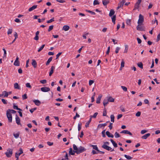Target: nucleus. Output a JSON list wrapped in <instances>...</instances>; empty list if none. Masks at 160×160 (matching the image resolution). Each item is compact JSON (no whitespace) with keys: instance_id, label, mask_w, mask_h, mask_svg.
<instances>
[{"instance_id":"nucleus-1","label":"nucleus","mask_w":160,"mask_h":160,"mask_svg":"<svg viewBox=\"0 0 160 160\" xmlns=\"http://www.w3.org/2000/svg\"><path fill=\"white\" fill-rule=\"evenodd\" d=\"M73 148L75 152L77 154H79L80 153H82L86 150V149L84 147L80 146L79 148H77V146L74 144H73Z\"/></svg>"},{"instance_id":"nucleus-2","label":"nucleus","mask_w":160,"mask_h":160,"mask_svg":"<svg viewBox=\"0 0 160 160\" xmlns=\"http://www.w3.org/2000/svg\"><path fill=\"white\" fill-rule=\"evenodd\" d=\"M12 150L11 148H8L5 154L8 158L11 157L12 154Z\"/></svg>"},{"instance_id":"nucleus-3","label":"nucleus","mask_w":160,"mask_h":160,"mask_svg":"<svg viewBox=\"0 0 160 160\" xmlns=\"http://www.w3.org/2000/svg\"><path fill=\"white\" fill-rule=\"evenodd\" d=\"M6 115L8 122H12V115L8 111H7Z\"/></svg>"},{"instance_id":"nucleus-4","label":"nucleus","mask_w":160,"mask_h":160,"mask_svg":"<svg viewBox=\"0 0 160 160\" xmlns=\"http://www.w3.org/2000/svg\"><path fill=\"white\" fill-rule=\"evenodd\" d=\"M19 152L18 153V152H17L15 154V157L17 159H19V156L22 154L23 153V151L22 149V148H20L19 150Z\"/></svg>"},{"instance_id":"nucleus-5","label":"nucleus","mask_w":160,"mask_h":160,"mask_svg":"<svg viewBox=\"0 0 160 160\" xmlns=\"http://www.w3.org/2000/svg\"><path fill=\"white\" fill-rule=\"evenodd\" d=\"M143 16L142 14H140L139 15V18L138 22V24L142 23L143 22Z\"/></svg>"},{"instance_id":"nucleus-6","label":"nucleus","mask_w":160,"mask_h":160,"mask_svg":"<svg viewBox=\"0 0 160 160\" xmlns=\"http://www.w3.org/2000/svg\"><path fill=\"white\" fill-rule=\"evenodd\" d=\"M42 91L44 92H48L50 90V89L49 88L44 87H42L41 88Z\"/></svg>"},{"instance_id":"nucleus-7","label":"nucleus","mask_w":160,"mask_h":160,"mask_svg":"<svg viewBox=\"0 0 160 160\" xmlns=\"http://www.w3.org/2000/svg\"><path fill=\"white\" fill-rule=\"evenodd\" d=\"M125 2V0H122V1H121V2H120L119 3H118V6L117 7V9H118L121 7H122Z\"/></svg>"},{"instance_id":"nucleus-8","label":"nucleus","mask_w":160,"mask_h":160,"mask_svg":"<svg viewBox=\"0 0 160 160\" xmlns=\"http://www.w3.org/2000/svg\"><path fill=\"white\" fill-rule=\"evenodd\" d=\"M15 119L16 123L18 125H21V124L20 118L17 115H16Z\"/></svg>"},{"instance_id":"nucleus-9","label":"nucleus","mask_w":160,"mask_h":160,"mask_svg":"<svg viewBox=\"0 0 160 160\" xmlns=\"http://www.w3.org/2000/svg\"><path fill=\"white\" fill-rule=\"evenodd\" d=\"M102 147L104 149H105L108 151L112 149V148L111 147L105 144H104L103 145H102Z\"/></svg>"},{"instance_id":"nucleus-10","label":"nucleus","mask_w":160,"mask_h":160,"mask_svg":"<svg viewBox=\"0 0 160 160\" xmlns=\"http://www.w3.org/2000/svg\"><path fill=\"white\" fill-rule=\"evenodd\" d=\"M121 133H124L126 134H128L132 136V134L129 131L127 130H124L120 132Z\"/></svg>"},{"instance_id":"nucleus-11","label":"nucleus","mask_w":160,"mask_h":160,"mask_svg":"<svg viewBox=\"0 0 160 160\" xmlns=\"http://www.w3.org/2000/svg\"><path fill=\"white\" fill-rule=\"evenodd\" d=\"M137 29L139 31H142L144 30V28L140 24H138V25L137 27Z\"/></svg>"},{"instance_id":"nucleus-12","label":"nucleus","mask_w":160,"mask_h":160,"mask_svg":"<svg viewBox=\"0 0 160 160\" xmlns=\"http://www.w3.org/2000/svg\"><path fill=\"white\" fill-rule=\"evenodd\" d=\"M32 65L33 66L34 68H35L37 66V63L36 61L34 59L32 60Z\"/></svg>"},{"instance_id":"nucleus-13","label":"nucleus","mask_w":160,"mask_h":160,"mask_svg":"<svg viewBox=\"0 0 160 160\" xmlns=\"http://www.w3.org/2000/svg\"><path fill=\"white\" fill-rule=\"evenodd\" d=\"M55 67L53 66H52L51 67V68H50V70L49 73V76H51L52 74L53 73V71L54 69H55Z\"/></svg>"},{"instance_id":"nucleus-14","label":"nucleus","mask_w":160,"mask_h":160,"mask_svg":"<svg viewBox=\"0 0 160 160\" xmlns=\"http://www.w3.org/2000/svg\"><path fill=\"white\" fill-rule=\"evenodd\" d=\"M33 102L36 105L38 106H39L41 103V102L38 100H34Z\"/></svg>"},{"instance_id":"nucleus-15","label":"nucleus","mask_w":160,"mask_h":160,"mask_svg":"<svg viewBox=\"0 0 160 160\" xmlns=\"http://www.w3.org/2000/svg\"><path fill=\"white\" fill-rule=\"evenodd\" d=\"M150 135V133H148L146 134H145L143 136H142V138L144 139H146L148 137H149Z\"/></svg>"},{"instance_id":"nucleus-16","label":"nucleus","mask_w":160,"mask_h":160,"mask_svg":"<svg viewBox=\"0 0 160 160\" xmlns=\"http://www.w3.org/2000/svg\"><path fill=\"white\" fill-rule=\"evenodd\" d=\"M140 3L137 2L135 4L133 10L138 9L139 7V5Z\"/></svg>"},{"instance_id":"nucleus-17","label":"nucleus","mask_w":160,"mask_h":160,"mask_svg":"<svg viewBox=\"0 0 160 160\" xmlns=\"http://www.w3.org/2000/svg\"><path fill=\"white\" fill-rule=\"evenodd\" d=\"M70 27L68 25H64L62 28V30L67 31L69 30Z\"/></svg>"},{"instance_id":"nucleus-18","label":"nucleus","mask_w":160,"mask_h":160,"mask_svg":"<svg viewBox=\"0 0 160 160\" xmlns=\"http://www.w3.org/2000/svg\"><path fill=\"white\" fill-rule=\"evenodd\" d=\"M106 133L108 137L113 138L114 137L113 135L112 134H111L109 131H106Z\"/></svg>"},{"instance_id":"nucleus-19","label":"nucleus","mask_w":160,"mask_h":160,"mask_svg":"<svg viewBox=\"0 0 160 160\" xmlns=\"http://www.w3.org/2000/svg\"><path fill=\"white\" fill-rule=\"evenodd\" d=\"M37 5H34L32 7L28 9V11L29 12L32 11L33 10L37 8Z\"/></svg>"},{"instance_id":"nucleus-20","label":"nucleus","mask_w":160,"mask_h":160,"mask_svg":"<svg viewBox=\"0 0 160 160\" xmlns=\"http://www.w3.org/2000/svg\"><path fill=\"white\" fill-rule=\"evenodd\" d=\"M14 88L15 89H20V87L19 85L16 82L14 84Z\"/></svg>"},{"instance_id":"nucleus-21","label":"nucleus","mask_w":160,"mask_h":160,"mask_svg":"<svg viewBox=\"0 0 160 160\" xmlns=\"http://www.w3.org/2000/svg\"><path fill=\"white\" fill-rule=\"evenodd\" d=\"M69 153L70 155H74L75 152V150L72 151V149L70 148H69Z\"/></svg>"},{"instance_id":"nucleus-22","label":"nucleus","mask_w":160,"mask_h":160,"mask_svg":"<svg viewBox=\"0 0 160 160\" xmlns=\"http://www.w3.org/2000/svg\"><path fill=\"white\" fill-rule=\"evenodd\" d=\"M102 4L104 6H106L109 3V1L108 0H103L102 1Z\"/></svg>"},{"instance_id":"nucleus-23","label":"nucleus","mask_w":160,"mask_h":160,"mask_svg":"<svg viewBox=\"0 0 160 160\" xmlns=\"http://www.w3.org/2000/svg\"><path fill=\"white\" fill-rule=\"evenodd\" d=\"M102 97V95H99L97 99L96 103H99L100 102V100Z\"/></svg>"},{"instance_id":"nucleus-24","label":"nucleus","mask_w":160,"mask_h":160,"mask_svg":"<svg viewBox=\"0 0 160 160\" xmlns=\"http://www.w3.org/2000/svg\"><path fill=\"white\" fill-rule=\"evenodd\" d=\"M108 102H113L114 101V99L111 97H108Z\"/></svg>"},{"instance_id":"nucleus-25","label":"nucleus","mask_w":160,"mask_h":160,"mask_svg":"<svg viewBox=\"0 0 160 160\" xmlns=\"http://www.w3.org/2000/svg\"><path fill=\"white\" fill-rule=\"evenodd\" d=\"M108 100H107L106 99H104L103 100V105L104 107L106 106V105L108 103Z\"/></svg>"},{"instance_id":"nucleus-26","label":"nucleus","mask_w":160,"mask_h":160,"mask_svg":"<svg viewBox=\"0 0 160 160\" xmlns=\"http://www.w3.org/2000/svg\"><path fill=\"white\" fill-rule=\"evenodd\" d=\"M110 141L113 145L114 147L115 148L117 147V144L112 139H110Z\"/></svg>"},{"instance_id":"nucleus-27","label":"nucleus","mask_w":160,"mask_h":160,"mask_svg":"<svg viewBox=\"0 0 160 160\" xmlns=\"http://www.w3.org/2000/svg\"><path fill=\"white\" fill-rule=\"evenodd\" d=\"M115 13L114 10L113 9H111L110 11L109 16L110 17L112 16Z\"/></svg>"},{"instance_id":"nucleus-28","label":"nucleus","mask_w":160,"mask_h":160,"mask_svg":"<svg viewBox=\"0 0 160 160\" xmlns=\"http://www.w3.org/2000/svg\"><path fill=\"white\" fill-rule=\"evenodd\" d=\"M52 57H51L49 58L46 62V65H48L49 64L50 62L52 61Z\"/></svg>"},{"instance_id":"nucleus-29","label":"nucleus","mask_w":160,"mask_h":160,"mask_svg":"<svg viewBox=\"0 0 160 160\" xmlns=\"http://www.w3.org/2000/svg\"><path fill=\"white\" fill-rule=\"evenodd\" d=\"M3 96H4V97H7L8 96V93L6 91H4L2 92Z\"/></svg>"},{"instance_id":"nucleus-30","label":"nucleus","mask_w":160,"mask_h":160,"mask_svg":"<svg viewBox=\"0 0 160 160\" xmlns=\"http://www.w3.org/2000/svg\"><path fill=\"white\" fill-rule=\"evenodd\" d=\"M107 125V123H105L104 124H99L98 126V128H102V127H105Z\"/></svg>"},{"instance_id":"nucleus-31","label":"nucleus","mask_w":160,"mask_h":160,"mask_svg":"<svg viewBox=\"0 0 160 160\" xmlns=\"http://www.w3.org/2000/svg\"><path fill=\"white\" fill-rule=\"evenodd\" d=\"M91 120H92V118H90L89 120L86 122V125H85V127L86 128L88 127L89 125L90 122H91Z\"/></svg>"},{"instance_id":"nucleus-32","label":"nucleus","mask_w":160,"mask_h":160,"mask_svg":"<svg viewBox=\"0 0 160 160\" xmlns=\"http://www.w3.org/2000/svg\"><path fill=\"white\" fill-rule=\"evenodd\" d=\"M116 17L115 15H113L112 18V21L114 24H115Z\"/></svg>"},{"instance_id":"nucleus-33","label":"nucleus","mask_w":160,"mask_h":160,"mask_svg":"<svg viewBox=\"0 0 160 160\" xmlns=\"http://www.w3.org/2000/svg\"><path fill=\"white\" fill-rule=\"evenodd\" d=\"M7 111H8L9 112L11 113H15L16 112V111L13 109H9Z\"/></svg>"},{"instance_id":"nucleus-34","label":"nucleus","mask_w":160,"mask_h":160,"mask_svg":"<svg viewBox=\"0 0 160 160\" xmlns=\"http://www.w3.org/2000/svg\"><path fill=\"white\" fill-rule=\"evenodd\" d=\"M14 65L15 66H18L20 65V62L19 61H15L14 63Z\"/></svg>"},{"instance_id":"nucleus-35","label":"nucleus","mask_w":160,"mask_h":160,"mask_svg":"<svg viewBox=\"0 0 160 160\" xmlns=\"http://www.w3.org/2000/svg\"><path fill=\"white\" fill-rule=\"evenodd\" d=\"M91 146L93 148V149H94L97 150V151H99V150L98 148L96 145H91Z\"/></svg>"},{"instance_id":"nucleus-36","label":"nucleus","mask_w":160,"mask_h":160,"mask_svg":"<svg viewBox=\"0 0 160 160\" xmlns=\"http://www.w3.org/2000/svg\"><path fill=\"white\" fill-rule=\"evenodd\" d=\"M13 135L14 136V137L15 138H17L19 137V133L18 132L17 133H14Z\"/></svg>"},{"instance_id":"nucleus-37","label":"nucleus","mask_w":160,"mask_h":160,"mask_svg":"<svg viewBox=\"0 0 160 160\" xmlns=\"http://www.w3.org/2000/svg\"><path fill=\"white\" fill-rule=\"evenodd\" d=\"M45 44H43V45H42L38 49V52H40L41 50H42L43 48H44V47H45Z\"/></svg>"},{"instance_id":"nucleus-38","label":"nucleus","mask_w":160,"mask_h":160,"mask_svg":"<svg viewBox=\"0 0 160 160\" xmlns=\"http://www.w3.org/2000/svg\"><path fill=\"white\" fill-rule=\"evenodd\" d=\"M54 21V18H51L50 20L47 21V22L48 23H51Z\"/></svg>"},{"instance_id":"nucleus-39","label":"nucleus","mask_w":160,"mask_h":160,"mask_svg":"<svg viewBox=\"0 0 160 160\" xmlns=\"http://www.w3.org/2000/svg\"><path fill=\"white\" fill-rule=\"evenodd\" d=\"M124 62L123 60H122V61L121 62V67L120 69H121V68H123L124 66Z\"/></svg>"},{"instance_id":"nucleus-40","label":"nucleus","mask_w":160,"mask_h":160,"mask_svg":"<svg viewBox=\"0 0 160 160\" xmlns=\"http://www.w3.org/2000/svg\"><path fill=\"white\" fill-rule=\"evenodd\" d=\"M110 118L111 119V121L112 122H114V116L112 114L110 116Z\"/></svg>"},{"instance_id":"nucleus-41","label":"nucleus","mask_w":160,"mask_h":160,"mask_svg":"<svg viewBox=\"0 0 160 160\" xmlns=\"http://www.w3.org/2000/svg\"><path fill=\"white\" fill-rule=\"evenodd\" d=\"M85 11L86 12H88L91 13L92 15H95V14H96L94 12H92V11L89 10H86Z\"/></svg>"},{"instance_id":"nucleus-42","label":"nucleus","mask_w":160,"mask_h":160,"mask_svg":"<svg viewBox=\"0 0 160 160\" xmlns=\"http://www.w3.org/2000/svg\"><path fill=\"white\" fill-rule=\"evenodd\" d=\"M137 65H138V67H139V68H143V64H142V62H140L139 63H138Z\"/></svg>"},{"instance_id":"nucleus-43","label":"nucleus","mask_w":160,"mask_h":160,"mask_svg":"<svg viewBox=\"0 0 160 160\" xmlns=\"http://www.w3.org/2000/svg\"><path fill=\"white\" fill-rule=\"evenodd\" d=\"M99 4V2L98 0H95L93 2V5H98Z\"/></svg>"},{"instance_id":"nucleus-44","label":"nucleus","mask_w":160,"mask_h":160,"mask_svg":"<svg viewBox=\"0 0 160 160\" xmlns=\"http://www.w3.org/2000/svg\"><path fill=\"white\" fill-rule=\"evenodd\" d=\"M98 114V113L97 112H96L94 113V114L93 115V116H90V118H95Z\"/></svg>"},{"instance_id":"nucleus-45","label":"nucleus","mask_w":160,"mask_h":160,"mask_svg":"<svg viewBox=\"0 0 160 160\" xmlns=\"http://www.w3.org/2000/svg\"><path fill=\"white\" fill-rule=\"evenodd\" d=\"M12 29H8L7 32V34L8 35H9L12 33Z\"/></svg>"},{"instance_id":"nucleus-46","label":"nucleus","mask_w":160,"mask_h":160,"mask_svg":"<svg viewBox=\"0 0 160 160\" xmlns=\"http://www.w3.org/2000/svg\"><path fill=\"white\" fill-rule=\"evenodd\" d=\"M53 25H52L50 26L49 27L48 31V32H50L53 29Z\"/></svg>"},{"instance_id":"nucleus-47","label":"nucleus","mask_w":160,"mask_h":160,"mask_svg":"<svg viewBox=\"0 0 160 160\" xmlns=\"http://www.w3.org/2000/svg\"><path fill=\"white\" fill-rule=\"evenodd\" d=\"M125 48L124 50V53H127L128 51V45H125Z\"/></svg>"},{"instance_id":"nucleus-48","label":"nucleus","mask_w":160,"mask_h":160,"mask_svg":"<svg viewBox=\"0 0 160 160\" xmlns=\"http://www.w3.org/2000/svg\"><path fill=\"white\" fill-rule=\"evenodd\" d=\"M2 50L4 51V54H3V58H4V57H5L6 58V54H7L6 51L4 48H3Z\"/></svg>"},{"instance_id":"nucleus-49","label":"nucleus","mask_w":160,"mask_h":160,"mask_svg":"<svg viewBox=\"0 0 160 160\" xmlns=\"http://www.w3.org/2000/svg\"><path fill=\"white\" fill-rule=\"evenodd\" d=\"M124 156L127 159H131L132 158L131 157L127 155H125Z\"/></svg>"},{"instance_id":"nucleus-50","label":"nucleus","mask_w":160,"mask_h":160,"mask_svg":"<svg viewBox=\"0 0 160 160\" xmlns=\"http://www.w3.org/2000/svg\"><path fill=\"white\" fill-rule=\"evenodd\" d=\"M121 88L124 91L126 92L127 91V89L126 87L124 86H121Z\"/></svg>"},{"instance_id":"nucleus-51","label":"nucleus","mask_w":160,"mask_h":160,"mask_svg":"<svg viewBox=\"0 0 160 160\" xmlns=\"http://www.w3.org/2000/svg\"><path fill=\"white\" fill-rule=\"evenodd\" d=\"M95 94V93L94 92L93 95L92 96L91 98L92 102H93L94 101V97Z\"/></svg>"},{"instance_id":"nucleus-52","label":"nucleus","mask_w":160,"mask_h":160,"mask_svg":"<svg viewBox=\"0 0 160 160\" xmlns=\"http://www.w3.org/2000/svg\"><path fill=\"white\" fill-rule=\"evenodd\" d=\"M120 48L119 47H117L115 49V53H118V52L120 50Z\"/></svg>"},{"instance_id":"nucleus-53","label":"nucleus","mask_w":160,"mask_h":160,"mask_svg":"<svg viewBox=\"0 0 160 160\" xmlns=\"http://www.w3.org/2000/svg\"><path fill=\"white\" fill-rule=\"evenodd\" d=\"M22 98L23 100L26 99L27 98V95L26 94H25L22 96Z\"/></svg>"},{"instance_id":"nucleus-54","label":"nucleus","mask_w":160,"mask_h":160,"mask_svg":"<svg viewBox=\"0 0 160 160\" xmlns=\"http://www.w3.org/2000/svg\"><path fill=\"white\" fill-rule=\"evenodd\" d=\"M115 138H118L120 137V135L118 133L116 132L115 133Z\"/></svg>"},{"instance_id":"nucleus-55","label":"nucleus","mask_w":160,"mask_h":160,"mask_svg":"<svg viewBox=\"0 0 160 160\" xmlns=\"http://www.w3.org/2000/svg\"><path fill=\"white\" fill-rule=\"evenodd\" d=\"M147 131L146 130H142L141 132V133L143 134L147 132Z\"/></svg>"},{"instance_id":"nucleus-56","label":"nucleus","mask_w":160,"mask_h":160,"mask_svg":"<svg viewBox=\"0 0 160 160\" xmlns=\"http://www.w3.org/2000/svg\"><path fill=\"white\" fill-rule=\"evenodd\" d=\"M26 87L27 88H31L32 87L31 86L30 83H27L26 84Z\"/></svg>"},{"instance_id":"nucleus-57","label":"nucleus","mask_w":160,"mask_h":160,"mask_svg":"<svg viewBox=\"0 0 160 160\" xmlns=\"http://www.w3.org/2000/svg\"><path fill=\"white\" fill-rule=\"evenodd\" d=\"M36 109H37L36 108H32L30 110V111L31 113H32L34 111H35L36 110Z\"/></svg>"},{"instance_id":"nucleus-58","label":"nucleus","mask_w":160,"mask_h":160,"mask_svg":"<svg viewBox=\"0 0 160 160\" xmlns=\"http://www.w3.org/2000/svg\"><path fill=\"white\" fill-rule=\"evenodd\" d=\"M40 82L42 84H45L47 82V81L46 80H41Z\"/></svg>"},{"instance_id":"nucleus-59","label":"nucleus","mask_w":160,"mask_h":160,"mask_svg":"<svg viewBox=\"0 0 160 160\" xmlns=\"http://www.w3.org/2000/svg\"><path fill=\"white\" fill-rule=\"evenodd\" d=\"M1 100H2V102L3 103V104H7V101L5 99H1Z\"/></svg>"},{"instance_id":"nucleus-60","label":"nucleus","mask_w":160,"mask_h":160,"mask_svg":"<svg viewBox=\"0 0 160 160\" xmlns=\"http://www.w3.org/2000/svg\"><path fill=\"white\" fill-rule=\"evenodd\" d=\"M29 59L28 60H27L26 61V68H27L28 67V66H29L28 63H29Z\"/></svg>"},{"instance_id":"nucleus-61","label":"nucleus","mask_w":160,"mask_h":160,"mask_svg":"<svg viewBox=\"0 0 160 160\" xmlns=\"http://www.w3.org/2000/svg\"><path fill=\"white\" fill-rule=\"evenodd\" d=\"M14 36L15 37V39H14L16 40L17 38H18V35L17 34V33L15 32L14 33Z\"/></svg>"},{"instance_id":"nucleus-62","label":"nucleus","mask_w":160,"mask_h":160,"mask_svg":"<svg viewBox=\"0 0 160 160\" xmlns=\"http://www.w3.org/2000/svg\"><path fill=\"white\" fill-rule=\"evenodd\" d=\"M81 124L78 123V131H79L81 130Z\"/></svg>"},{"instance_id":"nucleus-63","label":"nucleus","mask_w":160,"mask_h":160,"mask_svg":"<svg viewBox=\"0 0 160 160\" xmlns=\"http://www.w3.org/2000/svg\"><path fill=\"white\" fill-rule=\"evenodd\" d=\"M141 114V112L139 111H138L136 114V116L137 117H139L140 116Z\"/></svg>"},{"instance_id":"nucleus-64","label":"nucleus","mask_w":160,"mask_h":160,"mask_svg":"<svg viewBox=\"0 0 160 160\" xmlns=\"http://www.w3.org/2000/svg\"><path fill=\"white\" fill-rule=\"evenodd\" d=\"M94 81L92 80H90L89 82V84L90 86L92 85Z\"/></svg>"}]
</instances>
